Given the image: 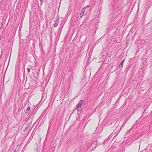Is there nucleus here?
I'll use <instances>...</instances> for the list:
<instances>
[{
	"instance_id": "1",
	"label": "nucleus",
	"mask_w": 152,
	"mask_h": 152,
	"mask_svg": "<svg viewBox=\"0 0 152 152\" xmlns=\"http://www.w3.org/2000/svg\"><path fill=\"white\" fill-rule=\"evenodd\" d=\"M84 104L85 102L83 100H80L78 102L77 106V110L78 111H80L81 110V105L83 104Z\"/></svg>"
},
{
	"instance_id": "2",
	"label": "nucleus",
	"mask_w": 152,
	"mask_h": 152,
	"mask_svg": "<svg viewBox=\"0 0 152 152\" xmlns=\"http://www.w3.org/2000/svg\"><path fill=\"white\" fill-rule=\"evenodd\" d=\"M125 61V59H124L122 60H121V62L120 64V65H119V68H121V69H122V68L123 66V65Z\"/></svg>"
},
{
	"instance_id": "3",
	"label": "nucleus",
	"mask_w": 152,
	"mask_h": 152,
	"mask_svg": "<svg viewBox=\"0 0 152 152\" xmlns=\"http://www.w3.org/2000/svg\"><path fill=\"white\" fill-rule=\"evenodd\" d=\"M59 20V18H58L56 21H54V25L55 27H56L57 26Z\"/></svg>"
},
{
	"instance_id": "4",
	"label": "nucleus",
	"mask_w": 152,
	"mask_h": 152,
	"mask_svg": "<svg viewBox=\"0 0 152 152\" xmlns=\"http://www.w3.org/2000/svg\"><path fill=\"white\" fill-rule=\"evenodd\" d=\"M30 109L31 108L30 106H28L26 111V113L27 115H28L29 114L30 112L28 111L30 110Z\"/></svg>"
},
{
	"instance_id": "5",
	"label": "nucleus",
	"mask_w": 152,
	"mask_h": 152,
	"mask_svg": "<svg viewBox=\"0 0 152 152\" xmlns=\"http://www.w3.org/2000/svg\"><path fill=\"white\" fill-rule=\"evenodd\" d=\"M52 31H51L50 32V38L51 41H52Z\"/></svg>"
},
{
	"instance_id": "6",
	"label": "nucleus",
	"mask_w": 152,
	"mask_h": 152,
	"mask_svg": "<svg viewBox=\"0 0 152 152\" xmlns=\"http://www.w3.org/2000/svg\"><path fill=\"white\" fill-rule=\"evenodd\" d=\"M108 139H107L106 140H105L103 142V144L104 145L105 144L107 143V142L108 141Z\"/></svg>"
},
{
	"instance_id": "7",
	"label": "nucleus",
	"mask_w": 152,
	"mask_h": 152,
	"mask_svg": "<svg viewBox=\"0 0 152 152\" xmlns=\"http://www.w3.org/2000/svg\"><path fill=\"white\" fill-rule=\"evenodd\" d=\"M132 129H130L129 130H128L126 132V135H127V134H129L130 131H131V130Z\"/></svg>"
},
{
	"instance_id": "8",
	"label": "nucleus",
	"mask_w": 152,
	"mask_h": 152,
	"mask_svg": "<svg viewBox=\"0 0 152 152\" xmlns=\"http://www.w3.org/2000/svg\"><path fill=\"white\" fill-rule=\"evenodd\" d=\"M126 122H125V123H123V124H122V125L121 126V128H123L124 126H125V124L126 123Z\"/></svg>"
},
{
	"instance_id": "9",
	"label": "nucleus",
	"mask_w": 152,
	"mask_h": 152,
	"mask_svg": "<svg viewBox=\"0 0 152 152\" xmlns=\"http://www.w3.org/2000/svg\"><path fill=\"white\" fill-rule=\"evenodd\" d=\"M43 0H40L39 2L40 4V5L41 6L43 3Z\"/></svg>"
},
{
	"instance_id": "10",
	"label": "nucleus",
	"mask_w": 152,
	"mask_h": 152,
	"mask_svg": "<svg viewBox=\"0 0 152 152\" xmlns=\"http://www.w3.org/2000/svg\"><path fill=\"white\" fill-rule=\"evenodd\" d=\"M27 145L26 144L25 145H24V147H23V150H22V152H22V151H23L24 150V149H25L26 148V147H27Z\"/></svg>"
},
{
	"instance_id": "11",
	"label": "nucleus",
	"mask_w": 152,
	"mask_h": 152,
	"mask_svg": "<svg viewBox=\"0 0 152 152\" xmlns=\"http://www.w3.org/2000/svg\"><path fill=\"white\" fill-rule=\"evenodd\" d=\"M27 70H28V72L27 73V74H29V72H30V69L29 68H27Z\"/></svg>"
},
{
	"instance_id": "12",
	"label": "nucleus",
	"mask_w": 152,
	"mask_h": 152,
	"mask_svg": "<svg viewBox=\"0 0 152 152\" xmlns=\"http://www.w3.org/2000/svg\"><path fill=\"white\" fill-rule=\"evenodd\" d=\"M85 9H86L85 8H83L82 9V12H81L83 13L84 14V12L85 11Z\"/></svg>"
},
{
	"instance_id": "13",
	"label": "nucleus",
	"mask_w": 152,
	"mask_h": 152,
	"mask_svg": "<svg viewBox=\"0 0 152 152\" xmlns=\"http://www.w3.org/2000/svg\"><path fill=\"white\" fill-rule=\"evenodd\" d=\"M83 15H84V13H83L82 12H81L80 13V18H82L83 16Z\"/></svg>"
},
{
	"instance_id": "14",
	"label": "nucleus",
	"mask_w": 152,
	"mask_h": 152,
	"mask_svg": "<svg viewBox=\"0 0 152 152\" xmlns=\"http://www.w3.org/2000/svg\"><path fill=\"white\" fill-rule=\"evenodd\" d=\"M111 134H110L109 136V137H108L107 139H108V140H110V139L111 138Z\"/></svg>"
},
{
	"instance_id": "15",
	"label": "nucleus",
	"mask_w": 152,
	"mask_h": 152,
	"mask_svg": "<svg viewBox=\"0 0 152 152\" xmlns=\"http://www.w3.org/2000/svg\"><path fill=\"white\" fill-rule=\"evenodd\" d=\"M62 27H60L59 28V30H60V31H61V30L62 29Z\"/></svg>"
},
{
	"instance_id": "16",
	"label": "nucleus",
	"mask_w": 152,
	"mask_h": 152,
	"mask_svg": "<svg viewBox=\"0 0 152 152\" xmlns=\"http://www.w3.org/2000/svg\"><path fill=\"white\" fill-rule=\"evenodd\" d=\"M41 104L40 105L42 104V103H41V101H40L37 104Z\"/></svg>"
},
{
	"instance_id": "17",
	"label": "nucleus",
	"mask_w": 152,
	"mask_h": 152,
	"mask_svg": "<svg viewBox=\"0 0 152 152\" xmlns=\"http://www.w3.org/2000/svg\"><path fill=\"white\" fill-rule=\"evenodd\" d=\"M89 7V6H87L86 7H85V8H86L87 7Z\"/></svg>"
},
{
	"instance_id": "18",
	"label": "nucleus",
	"mask_w": 152,
	"mask_h": 152,
	"mask_svg": "<svg viewBox=\"0 0 152 152\" xmlns=\"http://www.w3.org/2000/svg\"><path fill=\"white\" fill-rule=\"evenodd\" d=\"M118 134H116L115 135L114 137H115L116 136H117V135H118Z\"/></svg>"
},
{
	"instance_id": "19",
	"label": "nucleus",
	"mask_w": 152,
	"mask_h": 152,
	"mask_svg": "<svg viewBox=\"0 0 152 152\" xmlns=\"http://www.w3.org/2000/svg\"><path fill=\"white\" fill-rule=\"evenodd\" d=\"M23 76L25 77V73L24 74H23Z\"/></svg>"
},
{
	"instance_id": "20",
	"label": "nucleus",
	"mask_w": 152,
	"mask_h": 152,
	"mask_svg": "<svg viewBox=\"0 0 152 152\" xmlns=\"http://www.w3.org/2000/svg\"><path fill=\"white\" fill-rule=\"evenodd\" d=\"M28 143H29L28 141L27 142H26V144L27 145Z\"/></svg>"
},
{
	"instance_id": "21",
	"label": "nucleus",
	"mask_w": 152,
	"mask_h": 152,
	"mask_svg": "<svg viewBox=\"0 0 152 152\" xmlns=\"http://www.w3.org/2000/svg\"><path fill=\"white\" fill-rule=\"evenodd\" d=\"M142 41H143V40H142ZM143 42H143V43H145V42H145V41H144V40H143Z\"/></svg>"
},
{
	"instance_id": "22",
	"label": "nucleus",
	"mask_w": 152,
	"mask_h": 152,
	"mask_svg": "<svg viewBox=\"0 0 152 152\" xmlns=\"http://www.w3.org/2000/svg\"><path fill=\"white\" fill-rule=\"evenodd\" d=\"M114 131H114L113 132V133H114Z\"/></svg>"
},
{
	"instance_id": "23",
	"label": "nucleus",
	"mask_w": 152,
	"mask_h": 152,
	"mask_svg": "<svg viewBox=\"0 0 152 152\" xmlns=\"http://www.w3.org/2000/svg\"><path fill=\"white\" fill-rule=\"evenodd\" d=\"M14 152H15V151Z\"/></svg>"
}]
</instances>
